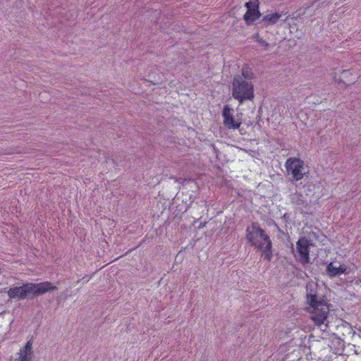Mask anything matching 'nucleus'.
Returning a JSON list of instances; mask_svg holds the SVG:
<instances>
[{
  "label": "nucleus",
  "mask_w": 361,
  "mask_h": 361,
  "mask_svg": "<svg viewBox=\"0 0 361 361\" xmlns=\"http://www.w3.org/2000/svg\"><path fill=\"white\" fill-rule=\"evenodd\" d=\"M245 6L247 8V11L243 16V19L247 25H250L261 16L259 11V0L246 2Z\"/></svg>",
  "instance_id": "0eeeda50"
},
{
  "label": "nucleus",
  "mask_w": 361,
  "mask_h": 361,
  "mask_svg": "<svg viewBox=\"0 0 361 361\" xmlns=\"http://www.w3.org/2000/svg\"><path fill=\"white\" fill-rule=\"evenodd\" d=\"M258 42H259L262 46H264V49H268V47H269V44L267 42H265L263 39H262V38L259 39H258Z\"/></svg>",
  "instance_id": "dca6fc26"
},
{
  "label": "nucleus",
  "mask_w": 361,
  "mask_h": 361,
  "mask_svg": "<svg viewBox=\"0 0 361 361\" xmlns=\"http://www.w3.org/2000/svg\"><path fill=\"white\" fill-rule=\"evenodd\" d=\"M246 239L255 248L261 251L264 259L270 262L273 257L272 243L268 234L254 224L246 228Z\"/></svg>",
  "instance_id": "f03ea898"
},
{
  "label": "nucleus",
  "mask_w": 361,
  "mask_h": 361,
  "mask_svg": "<svg viewBox=\"0 0 361 361\" xmlns=\"http://www.w3.org/2000/svg\"><path fill=\"white\" fill-rule=\"evenodd\" d=\"M283 218H284V219H287V218H288V215H287V214H285L283 215Z\"/></svg>",
  "instance_id": "f3484780"
},
{
  "label": "nucleus",
  "mask_w": 361,
  "mask_h": 361,
  "mask_svg": "<svg viewBox=\"0 0 361 361\" xmlns=\"http://www.w3.org/2000/svg\"><path fill=\"white\" fill-rule=\"evenodd\" d=\"M336 343V345H337V351L335 353H338L339 350H343L344 347V342L341 339L338 338H336L334 341H332L331 343L334 345Z\"/></svg>",
  "instance_id": "4468645a"
},
{
  "label": "nucleus",
  "mask_w": 361,
  "mask_h": 361,
  "mask_svg": "<svg viewBox=\"0 0 361 361\" xmlns=\"http://www.w3.org/2000/svg\"><path fill=\"white\" fill-rule=\"evenodd\" d=\"M290 202L295 205L301 213L309 214L311 212V207L307 197L300 192H295L290 195Z\"/></svg>",
  "instance_id": "1a4fd4ad"
},
{
  "label": "nucleus",
  "mask_w": 361,
  "mask_h": 361,
  "mask_svg": "<svg viewBox=\"0 0 361 361\" xmlns=\"http://www.w3.org/2000/svg\"><path fill=\"white\" fill-rule=\"evenodd\" d=\"M224 125L228 129H238L241 125L240 119H236L233 116V109L229 105H225L222 111Z\"/></svg>",
  "instance_id": "6e6552de"
},
{
  "label": "nucleus",
  "mask_w": 361,
  "mask_h": 361,
  "mask_svg": "<svg viewBox=\"0 0 361 361\" xmlns=\"http://www.w3.org/2000/svg\"><path fill=\"white\" fill-rule=\"evenodd\" d=\"M33 357L28 356L27 355H20V361H32Z\"/></svg>",
  "instance_id": "2eb2a0df"
},
{
  "label": "nucleus",
  "mask_w": 361,
  "mask_h": 361,
  "mask_svg": "<svg viewBox=\"0 0 361 361\" xmlns=\"http://www.w3.org/2000/svg\"><path fill=\"white\" fill-rule=\"evenodd\" d=\"M317 283L310 281L306 285V300L310 305L308 309L311 312V319L314 324L326 331L328 324L326 323L329 312V305L324 296L317 295Z\"/></svg>",
  "instance_id": "f257e3e1"
},
{
  "label": "nucleus",
  "mask_w": 361,
  "mask_h": 361,
  "mask_svg": "<svg viewBox=\"0 0 361 361\" xmlns=\"http://www.w3.org/2000/svg\"><path fill=\"white\" fill-rule=\"evenodd\" d=\"M286 167L288 174L292 176V181L301 180L307 173L305 170L304 161L298 158H289L286 162Z\"/></svg>",
  "instance_id": "39448f33"
},
{
  "label": "nucleus",
  "mask_w": 361,
  "mask_h": 361,
  "mask_svg": "<svg viewBox=\"0 0 361 361\" xmlns=\"http://www.w3.org/2000/svg\"><path fill=\"white\" fill-rule=\"evenodd\" d=\"M281 17V14L279 13H274L264 16L262 20L267 23V25H275Z\"/></svg>",
  "instance_id": "9b49d317"
},
{
  "label": "nucleus",
  "mask_w": 361,
  "mask_h": 361,
  "mask_svg": "<svg viewBox=\"0 0 361 361\" xmlns=\"http://www.w3.org/2000/svg\"><path fill=\"white\" fill-rule=\"evenodd\" d=\"M232 95L240 104L245 100H252L254 98L252 83L239 75L235 76L232 82Z\"/></svg>",
  "instance_id": "20e7f679"
},
{
  "label": "nucleus",
  "mask_w": 361,
  "mask_h": 361,
  "mask_svg": "<svg viewBox=\"0 0 361 361\" xmlns=\"http://www.w3.org/2000/svg\"><path fill=\"white\" fill-rule=\"evenodd\" d=\"M360 331V334H359V336H360V338H361V330Z\"/></svg>",
  "instance_id": "a211bd4d"
},
{
  "label": "nucleus",
  "mask_w": 361,
  "mask_h": 361,
  "mask_svg": "<svg viewBox=\"0 0 361 361\" xmlns=\"http://www.w3.org/2000/svg\"><path fill=\"white\" fill-rule=\"evenodd\" d=\"M20 354L33 357L32 341L31 340L27 341L25 347L20 350Z\"/></svg>",
  "instance_id": "f8f14e48"
},
{
  "label": "nucleus",
  "mask_w": 361,
  "mask_h": 361,
  "mask_svg": "<svg viewBox=\"0 0 361 361\" xmlns=\"http://www.w3.org/2000/svg\"><path fill=\"white\" fill-rule=\"evenodd\" d=\"M56 289V286L48 281L39 283H27L21 286L10 288L7 291V294L11 299L21 300L24 299H32L34 297L43 295Z\"/></svg>",
  "instance_id": "7ed1b4c3"
},
{
  "label": "nucleus",
  "mask_w": 361,
  "mask_h": 361,
  "mask_svg": "<svg viewBox=\"0 0 361 361\" xmlns=\"http://www.w3.org/2000/svg\"><path fill=\"white\" fill-rule=\"evenodd\" d=\"M241 76L243 77V78L244 80L245 79L250 80L253 77V73L250 68L245 67L242 69V75Z\"/></svg>",
  "instance_id": "ddd939ff"
},
{
  "label": "nucleus",
  "mask_w": 361,
  "mask_h": 361,
  "mask_svg": "<svg viewBox=\"0 0 361 361\" xmlns=\"http://www.w3.org/2000/svg\"><path fill=\"white\" fill-rule=\"evenodd\" d=\"M349 272L348 267L344 264H341L339 267H336L333 262H330L326 269V274L330 278H334L343 274H346Z\"/></svg>",
  "instance_id": "9d476101"
},
{
  "label": "nucleus",
  "mask_w": 361,
  "mask_h": 361,
  "mask_svg": "<svg viewBox=\"0 0 361 361\" xmlns=\"http://www.w3.org/2000/svg\"><path fill=\"white\" fill-rule=\"evenodd\" d=\"M313 243L305 237H301L296 243V250L299 255V262L302 264H307L310 260V247L313 246Z\"/></svg>",
  "instance_id": "423d86ee"
}]
</instances>
